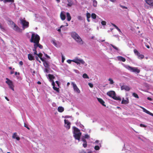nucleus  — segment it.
Listing matches in <instances>:
<instances>
[{
	"label": "nucleus",
	"instance_id": "f257e3e1",
	"mask_svg": "<svg viewBox=\"0 0 153 153\" xmlns=\"http://www.w3.org/2000/svg\"><path fill=\"white\" fill-rule=\"evenodd\" d=\"M71 36L80 45H82L83 44V41L76 32H72L71 33Z\"/></svg>",
	"mask_w": 153,
	"mask_h": 153
},
{
	"label": "nucleus",
	"instance_id": "f03ea898",
	"mask_svg": "<svg viewBox=\"0 0 153 153\" xmlns=\"http://www.w3.org/2000/svg\"><path fill=\"white\" fill-rule=\"evenodd\" d=\"M40 37L38 35L35 33H33L32 34L30 42L34 43H37L39 42Z\"/></svg>",
	"mask_w": 153,
	"mask_h": 153
},
{
	"label": "nucleus",
	"instance_id": "7ed1b4c3",
	"mask_svg": "<svg viewBox=\"0 0 153 153\" xmlns=\"http://www.w3.org/2000/svg\"><path fill=\"white\" fill-rule=\"evenodd\" d=\"M126 152L128 153H135L136 148L132 146L129 145H125Z\"/></svg>",
	"mask_w": 153,
	"mask_h": 153
},
{
	"label": "nucleus",
	"instance_id": "20e7f679",
	"mask_svg": "<svg viewBox=\"0 0 153 153\" xmlns=\"http://www.w3.org/2000/svg\"><path fill=\"white\" fill-rule=\"evenodd\" d=\"M107 94L108 96L116 100L120 101L121 100V98L120 97H117L116 96L115 93L114 91H108L107 93Z\"/></svg>",
	"mask_w": 153,
	"mask_h": 153
},
{
	"label": "nucleus",
	"instance_id": "39448f33",
	"mask_svg": "<svg viewBox=\"0 0 153 153\" xmlns=\"http://www.w3.org/2000/svg\"><path fill=\"white\" fill-rule=\"evenodd\" d=\"M74 134L75 139L79 140L81 135V133L80 132L79 130L77 128L75 127L74 129Z\"/></svg>",
	"mask_w": 153,
	"mask_h": 153
},
{
	"label": "nucleus",
	"instance_id": "423d86ee",
	"mask_svg": "<svg viewBox=\"0 0 153 153\" xmlns=\"http://www.w3.org/2000/svg\"><path fill=\"white\" fill-rule=\"evenodd\" d=\"M124 67L126 69L130 71L138 73L140 72V70L137 67H133L128 65H124Z\"/></svg>",
	"mask_w": 153,
	"mask_h": 153
},
{
	"label": "nucleus",
	"instance_id": "0eeeda50",
	"mask_svg": "<svg viewBox=\"0 0 153 153\" xmlns=\"http://www.w3.org/2000/svg\"><path fill=\"white\" fill-rule=\"evenodd\" d=\"M6 79L7 81H6V83L8 84L11 89L14 91V86L13 84L12 81L8 78H6Z\"/></svg>",
	"mask_w": 153,
	"mask_h": 153
},
{
	"label": "nucleus",
	"instance_id": "6e6552de",
	"mask_svg": "<svg viewBox=\"0 0 153 153\" xmlns=\"http://www.w3.org/2000/svg\"><path fill=\"white\" fill-rule=\"evenodd\" d=\"M21 23L22 24L23 27H28L29 26V22H27L25 20H23V19H20Z\"/></svg>",
	"mask_w": 153,
	"mask_h": 153
},
{
	"label": "nucleus",
	"instance_id": "1a4fd4ad",
	"mask_svg": "<svg viewBox=\"0 0 153 153\" xmlns=\"http://www.w3.org/2000/svg\"><path fill=\"white\" fill-rule=\"evenodd\" d=\"M72 62L76 63L77 65H80L81 64H84L85 63L83 60L79 59L77 58L73 60Z\"/></svg>",
	"mask_w": 153,
	"mask_h": 153
},
{
	"label": "nucleus",
	"instance_id": "9d476101",
	"mask_svg": "<svg viewBox=\"0 0 153 153\" xmlns=\"http://www.w3.org/2000/svg\"><path fill=\"white\" fill-rule=\"evenodd\" d=\"M134 52L135 54L138 56V58L140 59H142L144 57V56L140 53L136 49L134 50Z\"/></svg>",
	"mask_w": 153,
	"mask_h": 153
},
{
	"label": "nucleus",
	"instance_id": "9b49d317",
	"mask_svg": "<svg viewBox=\"0 0 153 153\" xmlns=\"http://www.w3.org/2000/svg\"><path fill=\"white\" fill-rule=\"evenodd\" d=\"M71 84L72 85L74 91L78 93H79L80 91L78 88L77 87L76 84L74 82H71Z\"/></svg>",
	"mask_w": 153,
	"mask_h": 153
},
{
	"label": "nucleus",
	"instance_id": "f8f14e48",
	"mask_svg": "<svg viewBox=\"0 0 153 153\" xmlns=\"http://www.w3.org/2000/svg\"><path fill=\"white\" fill-rule=\"evenodd\" d=\"M64 122L65 124V127L67 129H69L70 128V122H69L68 120L65 119Z\"/></svg>",
	"mask_w": 153,
	"mask_h": 153
},
{
	"label": "nucleus",
	"instance_id": "ddd939ff",
	"mask_svg": "<svg viewBox=\"0 0 153 153\" xmlns=\"http://www.w3.org/2000/svg\"><path fill=\"white\" fill-rule=\"evenodd\" d=\"M146 2L151 7H153V0H145Z\"/></svg>",
	"mask_w": 153,
	"mask_h": 153
},
{
	"label": "nucleus",
	"instance_id": "4468645a",
	"mask_svg": "<svg viewBox=\"0 0 153 153\" xmlns=\"http://www.w3.org/2000/svg\"><path fill=\"white\" fill-rule=\"evenodd\" d=\"M121 90H125L126 91H129L130 89V88L128 86L126 85H123L121 87Z\"/></svg>",
	"mask_w": 153,
	"mask_h": 153
},
{
	"label": "nucleus",
	"instance_id": "2eb2a0df",
	"mask_svg": "<svg viewBox=\"0 0 153 153\" xmlns=\"http://www.w3.org/2000/svg\"><path fill=\"white\" fill-rule=\"evenodd\" d=\"M13 29L16 31L19 32H21L22 31V30L18 26H17L15 24H14V27H13Z\"/></svg>",
	"mask_w": 153,
	"mask_h": 153
},
{
	"label": "nucleus",
	"instance_id": "dca6fc26",
	"mask_svg": "<svg viewBox=\"0 0 153 153\" xmlns=\"http://www.w3.org/2000/svg\"><path fill=\"white\" fill-rule=\"evenodd\" d=\"M65 13V12L64 11H62L60 14V17L62 20H64L65 19L66 17Z\"/></svg>",
	"mask_w": 153,
	"mask_h": 153
},
{
	"label": "nucleus",
	"instance_id": "f3484780",
	"mask_svg": "<svg viewBox=\"0 0 153 153\" xmlns=\"http://www.w3.org/2000/svg\"><path fill=\"white\" fill-rule=\"evenodd\" d=\"M28 59L30 61L34 60L33 56L30 54H28Z\"/></svg>",
	"mask_w": 153,
	"mask_h": 153
},
{
	"label": "nucleus",
	"instance_id": "a211bd4d",
	"mask_svg": "<svg viewBox=\"0 0 153 153\" xmlns=\"http://www.w3.org/2000/svg\"><path fill=\"white\" fill-rule=\"evenodd\" d=\"M98 101L103 106H105V105L104 104V101L101 98H97Z\"/></svg>",
	"mask_w": 153,
	"mask_h": 153
},
{
	"label": "nucleus",
	"instance_id": "6ab92c4d",
	"mask_svg": "<svg viewBox=\"0 0 153 153\" xmlns=\"http://www.w3.org/2000/svg\"><path fill=\"white\" fill-rule=\"evenodd\" d=\"M129 102L128 100L127 99L126 100L124 99V98H123L121 102V103L124 104H127Z\"/></svg>",
	"mask_w": 153,
	"mask_h": 153
},
{
	"label": "nucleus",
	"instance_id": "aec40b11",
	"mask_svg": "<svg viewBox=\"0 0 153 153\" xmlns=\"http://www.w3.org/2000/svg\"><path fill=\"white\" fill-rule=\"evenodd\" d=\"M48 76L50 81L51 82L52 81V80H53V79L55 78V77L52 74H49L48 75Z\"/></svg>",
	"mask_w": 153,
	"mask_h": 153
},
{
	"label": "nucleus",
	"instance_id": "412c9836",
	"mask_svg": "<svg viewBox=\"0 0 153 153\" xmlns=\"http://www.w3.org/2000/svg\"><path fill=\"white\" fill-rule=\"evenodd\" d=\"M117 58L119 61H121L123 62H124L126 61L125 59L121 56H118L117 57Z\"/></svg>",
	"mask_w": 153,
	"mask_h": 153
},
{
	"label": "nucleus",
	"instance_id": "4be33fe9",
	"mask_svg": "<svg viewBox=\"0 0 153 153\" xmlns=\"http://www.w3.org/2000/svg\"><path fill=\"white\" fill-rule=\"evenodd\" d=\"M66 16L67 21H70L71 20V18L70 13L68 12H67L66 13Z\"/></svg>",
	"mask_w": 153,
	"mask_h": 153
},
{
	"label": "nucleus",
	"instance_id": "5701e85b",
	"mask_svg": "<svg viewBox=\"0 0 153 153\" xmlns=\"http://www.w3.org/2000/svg\"><path fill=\"white\" fill-rule=\"evenodd\" d=\"M68 3L67 5L69 7H71L73 4V2L72 0H67Z\"/></svg>",
	"mask_w": 153,
	"mask_h": 153
},
{
	"label": "nucleus",
	"instance_id": "b1692460",
	"mask_svg": "<svg viewBox=\"0 0 153 153\" xmlns=\"http://www.w3.org/2000/svg\"><path fill=\"white\" fill-rule=\"evenodd\" d=\"M36 55L38 56L40 58L42 61L44 62L45 61L44 59L42 58V53H40L39 54H36Z\"/></svg>",
	"mask_w": 153,
	"mask_h": 153
},
{
	"label": "nucleus",
	"instance_id": "393cba45",
	"mask_svg": "<svg viewBox=\"0 0 153 153\" xmlns=\"http://www.w3.org/2000/svg\"><path fill=\"white\" fill-rule=\"evenodd\" d=\"M16 136H17V133H16L15 132L13 134V135L12 137L13 138H16V139L17 140H19L20 139V137H16Z\"/></svg>",
	"mask_w": 153,
	"mask_h": 153
},
{
	"label": "nucleus",
	"instance_id": "a878e982",
	"mask_svg": "<svg viewBox=\"0 0 153 153\" xmlns=\"http://www.w3.org/2000/svg\"><path fill=\"white\" fill-rule=\"evenodd\" d=\"M58 111L60 112H62L64 111V108L62 106H59L58 107Z\"/></svg>",
	"mask_w": 153,
	"mask_h": 153
},
{
	"label": "nucleus",
	"instance_id": "bb28decb",
	"mask_svg": "<svg viewBox=\"0 0 153 153\" xmlns=\"http://www.w3.org/2000/svg\"><path fill=\"white\" fill-rule=\"evenodd\" d=\"M86 17L87 21L89 22H90V20L89 19L91 17V14L89 13H86Z\"/></svg>",
	"mask_w": 153,
	"mask_h": 153
},
{
	"label": "nucleus",
	"instance_id": "cd10ccee",
	"mask_svg": "<svg viewBox=\"0 0 153 153\" xmlns=\"http://www.w3.org/2000/svg\"><path fill=\"white\" fill-rule=\"evenodd\" d=\"M112 25L118 31L120 34L122 33L120 30L116 25L114 24H112Z\"/></svg>",
	"mask_w": 153,
	"mask_h": 153
},
{
	"label": "nucleus",
	"instance_id": "c85d7f7f",
	"mask_svg": "<svg viewBox=\"0 0 153 153\" xmlns=\"http://www.w3.org/2000/svg\"><path fill=\"white\" fill-rule=\"evenodd\" d=\"M111 45L112 46V47L114 49V50L117 51V52H118L120 50L116 46H114V45Z\"/></svg>",
	"mask_w": 153,
	"mask_h": 153
},
{
	"label": "nucleus",
	"instance_id": "c756f323",
	"mask_svg": "<svg viewBox=\"0 0 153 153\" xmlns=\"http://www.w3.org/2000/svg\"><path fill=\"white\" fill-rule=\"evenodd\" d=\"M141 108L143 109V111L144 112L149 114L150 112H149V111H148L146 109L143 107H141Z\"/></svg>",
	"mask_w": 153,
	"mask_h": 153
},
{
	"label": "nucleus",
	"instance_id": "7c9ffc66",
	"mask_svg": "<svg viewBox=\"0 0 153 153\" xmlns=\"http://www.w3.org/2000/svg\"><path fill=\"white\" fill-rule=\"evenodd\" d=\"M93 5L94 7H96L97 5V2L95 0H93Z\"/></svg>",
	"mask_w": 153,
	"mask_h": 153
},
{
	"label": "nucleus",
	"instance_id": "2f4dec72",
	"mask_svg": "<svg viewBox=\"0 0 153 153\" xmlns=\"http://www.w3.org/2000/svg\"><path fill=\"white\" fill-rule=\"evenodd\" d=\"M91 18L93 19H95L97 17L96 15L94 13H92L91 15Z\"/></svg>",
	"mask_w": 153,
	"mask_h": 153
},
{
	"label": "nucleus",
	"instance_id": "473e14b6",
	"mask_svg": "<svg viewBox=\"0 0 153 153\" xmlns=\"http://www.w3.org/2000/svg\"><path fill=\"white\" fill-rule=\"evenodd\" d=\"M4 0H1V1H2ZM14 2V0H4V3H6L7 2Z\"/></svg>",
	"mask_w": 153,
	"mask_h": 153
},
{
	"label": "nucleus",
	"instance_id": "72a5a7b5",
	"mask_svg": "<svg viewBox=\"0 0 153 153\" xmlns=\"http://www.w3.org/2000/svg\"><path fill=\"white\" fill-rule=\"evenodd\" d=\"M109 83L110 84H112L114 83V82L113 79L111 78H109L108 79Z\"/></svg>",
	"mask_w": 153,
	"mask_h": 153
},
{
	"label": "nucleus",
	"instance_id": "f704fd0d",
	"mask_svg": "<svg viewBox=\"0 0 153 153\" xmlns=\"http://www.w3.org/2000/svg\"><path fill=\"white\" fill-rule=\"evenodd\" d=\"M83 77L85 79H88L89 77L87 74L85 73L83 75Z\"/></svg>",
	"mask_w": 153,
	"mask_h": 153
},
{
	"label": "nucleus",
	"instance_id": "c9c22d12",
	"mask_svg": "<svg viewBox=\"0 0 153 153\" xmlns=\"http://www.w3.org/2000/svg\"><path fill=\"white\" fill-rule=\"evenodd\" d=\"M37 47H38L39 48L42 49L43 48V46L39 43V42H37Z\"/></svg>",
	"mask_w": 153,
	"mask_h": 153
},
{
	"label": "nucleus",
	"instance_id": "e433bc0d",
	"mask_svg": "<svg viewBox=\"0 0 153 153\" xmlns=\"http://www.w3.org/2000/svg\"><path fill=\"white\" fill-rule=\"evenodd\" d=\"M53 88L54 90L56 91L57 92H59V88H56V87H55V86L54 87H53Z\"/></svg>",
	"mask_w": 153,
	"mask_h": 153
},
{
	"label": "nucleus",
	"instance_id": "4c0bfd02",
	"mask_svg": "<svg viewBox=\"0 0 153 153\" xmlns=\"http://www.w3.org/2000/svg\"><path fill=\"white\" fill-rule=\"evenodd\" d=\"M44 62V66L45 67H48L49 66V65L48 63L47 62H46L45 61Z\"/></svg>",
	"mask_w": 153,
	"mask_h": 153
},
{
	"label": "nucleus",
	"instance_id": "58836bf2",
	"mask_svg": "<svg viewBox=\"0 0 153 153\" xmlns=\"http://www.w3.org/2000/svg\"><path fill=\"white\" fill-rule=\"evenodd\" d=\"M132 95L135 98H139V97L137 94L135 93H133L132 94Z\"/></svg>",
	"mask_w": 153,
	"mask_h": 153
},
{
	"label": "nucleus",
	"instance_id": "ea45409f",
	"mask_svg": "<svg viewBox=\"0 0 153 153\" xmlns=\"http://www.w3.org/2000/svg\"><path fill=\"white\" fill-rule=\"evenodd\" d=\"M94 149L96 150H98L100 149V147L98 146L97 145L95 146Z\"/></svg>",
	"mask_w": 153,
	"mask_h": 153
},
{
	"label": "nucleus",
	"instance_id": "a19ab883",
	"mask_svg": "<svg viewBox=\"0 0 153 153\" xmlns=\"http://www.w3.org/2000/svg\"><path fill=\"white\" fill-rule=\"evenodd\" d=\"M33 46V48L37 49V48L38 47L37 43H34Z\"/></svg>",
	"mask_w": 153,
	"mask_h": 153
},
{
	"label": "nucleus",
	"instance_id": "79ce46f5",
	"mask_svg": "<svg viewBox=\"0 0 153 153\" xmlns=\"http://www.w3.org/2000/svg\"><path fill=\"white\" fill-rule=\"evenodd\" d=\"M33 51H34V55L37 54V49L33 48Z\"/></svg>",
	"mask_w": 153,
	"mask_h": 153
},
{
	"label": "nucleus",
	"instance_id": "37998d69",
	"mask_svg": "<svg viewBox=\"0 0 153 153\" xmlns=\"http://www.w3.org/2000/svg\"><path fill=\"white\" fill-rule=\"evenodd\" d=\"M120 7H121L123 9H127L128 8L127 7H126V6H123V5H121V4L120 5Z\"/></svg>",
	"mask_w": 153,
	"mask_h": 153
},
{
	"label": "nucleus",
	"instance_id": "c03bdc74",
	"mask_svg": "<svg viewBox=\"0 0 153 153\" xmlns=\"http://www.w3.org/2000/svg\"><path fill=\"white\" fill-rule=\"evenodd\" d=\"M140 126L142 127H146V126L142 124H140Z\"/></svg>",
	"mask_w": 153,
	"mask_h": 153
},
{
	"label": "nucleus",
	"instance_id": "a18cd8bd",
	"mask_svg": "<svg viewBox=\"0 0 153 153\" xmlns=\"http://www.w3.org/2000/svg\"><path fill=\"white\" fill-rule=\"evenodd\" d=\"M87 146V142L84 143L83 144V146L84 147L86 148V147Z\"/></svg>",
	"mask_w": 153,
	"mask_h": 153
},
{
	"label": "nucleus",
	"instance_id": "49530a36",
	"mask_svg": "<svg viewBox=\"0 0 153 153\" xmlns=\"http://www.w3.org/2000/svg\"><path fill=\"white\" fill-rule=\"evenodd\" d=\"M88 85L91 88H92L93 87V85L91 83H88Z\"/></svg>",
	"mask_w": 153,
	"mask_h": 153
},
{
	"label": "nucleus",
	"instance_id": "de8ad7c7",
	"mask_svg": "<svg viewBox=\"0 0 153 153\" xmlns=\"http://www.w3.org/2000/svg\"><path fill=\"white\" fill-rule=\"evenodd\" d=\"M77 18L78 20H82V18L81 16H78L77 17Z\"/></svg>",
	"mask_w": 153,
	"mask_h": 153
},
{
	"label": "nucleus",
	"instance_id": "09e8293b",
	"mask_svg": "<svg viewBox=\"0 0 153 153\" xmlns=\"http://www.w3.org/2000/svg\"><path fill=\"white\" fill-rule=\"evenodd\" d=\"M24 127L28 129L29 130L30 128L26 124H24Z\"/></svg>",
	"mask_w": 153,
	"mask_h": 153
},
{
	"label": "nucleus",
	"instance_id": "8fccbe9b",
	"mask_svg": "<svg viewBox=\"0 0 153 153\" xmlns=\"http://www.w3.org/2000/svg\"><path fill=\"white\" fill-rule=\"evenodd\" d=\"M89 137V136L88 134H85V135L84 138H88Z\"/></svg>",
	"mask_w": 153,
	"mask_h": 153
},
{
	"label": "nucleus",
	"instance_id": "3c124183",
	"mask_svg": "<svg viewBox=\"0 0 153 153\" xmlns=\"http://www.w3.org/2000/svg\"><path fill=\"white\" fill-rule=\"evenodd\" d=\"M82 141H83L84 142V143L87 142L86 141V140L85 139V138H82Z\"/></svg>",
	"mask_w": 153,
	"mask_h": 153
},
{
	"label": "nucleus",
	"instance_id": "603ef678",
	"mask_svg": "<svg viewBox=\"0 0 153 153\" xmlns=\"http://www.w3.org/2000/svg\"><path fill=\"white\" fill-rule=\"evenodd\" d=\"M52 81H51V82H52V85L53 86V87H55V83L54 82V81H53V80H52Z\"/></svg>",
	"mask_w": 153,
	"mask_h": 153
},
{
	"label": "nucleus",
	"instance_id": "864d4df0",
	"mask_svg": "<svg viewBox=\"0 0 153 153\" xmlns=\"http://www.w3.org/2000/svg\"><path fill=\"white\" fill-rule=\"evenodd\" d=\"M44 53L45 56H46V57L48 58H50V57L49 56H48L47 54L45 53Z\"/></svg>",
	"mask_w": 153,
	"mask_h": 153
},
{
	"label": "nucleus",
	"instance_id": "5fc2aeb1",
	"mask_svg": "<svg viewBox=\"0 0 153 153\" xmlns=\"http://www.w3.org/2000/svg\"><path fill=\"white\" fill-rule=\"evenodd\" d=\"M102 24L103 25H105V21H103L101 22Z\"/></svg>",
	"mask_w": 153,
	"mask_h": 153
},
{
	"label": "nucleus",
	"instance_id": "6e6d98bb",
	"mask_svg": "<svg viewBox=\"0 0 153 153\" xmlns=\"http://www.w3.org/2000/svg\"><path fill=\"white\" fill-rule=\"evenodd\" d=\"M71 62H72V60H70V59L68 60L67 61V62L68 63H69V64H70L71 63Z\"/></svg>",
	"mask_w": 153,
	"mask_h": 153
},
{
	"label": "nucleus",
	"instance_id": "4d7b16f0",
	"mask_svg": "<svg viewBox=\"0 0 153 153\" xmlns=\"http://www.w3.org/2000/svg\"><path fill=\"white\" fill-rule=\"evenodd\" d=\"M35 58H36V60H37V61H38L40 63H41V62L39 60V58H38V57L36 56Z\"/></svg>",
	"mask_w": 153,
	"mask_h": 153
},
{
	"label": "nucleus",
	"instance_id": "13d9d810",
	"mask_svg": "<svg viewBox=\"0 0 153 153\" xmlns=\"http://www.w3.org/2000/svg\"><path fill=\"white\" fill-rule=\"evenodd\" d=\"M56 84L59 87V82L58 81H56Z\"/></svg>",
	"mask_w": 153,
	"mask_h": 153
},
{
	"label": "nucleus",
	"instance_id": "bf43d9fd",
	"mask_svg": "<svg viewBox=\"0 0 153 153\" xmlns=\"http://www.w3.org/2000/svg\"><path fill=\"white\" fill-rule=\"evenodd\" d=\"M64 60H65V58L63 57V56L62 55V62H63Z\"/></svg>",
	"mask_w": 153,
	"mask_h": 153
},
{
	"label": "nucleus",
	"instance_id": "052dcab7",
	"mask_svg": "<svg viewBox=\"0 0 153 153\" xmlns=\"http://www.w3.org/2000/svg\"><path fill=\"white\" fill-rule=\"evenodd\" d=\"M19 64L21 65H23V62L22 61H21L20 62H19Z\"/></svg>",
	"mask_w": 153,
	"mask_h": 153
},
{
	"label": "nucleus",
	"instance_id": "680f3d73",
	"mask_svg": "<svg viewBox=\"0 0 153 153\" xmlns=\"http://www.w3.org/2000/svg\"><path fill=\"white\" fill-rule=\"evenodd\" d=\"M18 74L19 75V73H17V72H16L15 73V75H16L17 74Z\"/></svg>",
	"mask_w": 153,
	"mask_h": 153
},
{
	"label": "nucleus",
	"instance_id": "e2e57ef3",
	"mask_svg": "<svg viewBox=\"0 0 153 153\" xmlns=\"http://www.w3.org/2000/svg\"><path fill=\"white\" fill-rule=\"evenodd\" d=\"M147 99L148 100H152V99L151 98L149 97H147Z\"/></svg>",
	"mask_w": 153,
	"mask_h": 153
},
{
	"label": "nucleus",
	"instance_id": "0e129e2a",
	"mask_svg": "<svg viewBox=\"0 0 153 153\" xmlns=\"http://www.w3.org/2000/svg\"><path fill=\"white\" fill-rule=\"evenodd\" d=\"M5 98L7 101H9V99L7 97H5Z\"/></svg>",
	"mask_w": 153,
	"mask_h": 153
},
{
	"label": "nucleus",
	"instance_id": "69168bd1",
	"mask_svg": "<svg viewBox=\"0 0 153 153\" xmlns=\"http://www.w3.org/2000/svg\"><path fill=\"white\" fill-rule=\"evenodd\" d=\"M14 73V72L13 71H11L10 72V74H13Z\"/></svg>",
	"mask_w": 153,
	"mask_h": 153
},
{
	"label": "nucleus",
	"instance_id": "338daca9",
	"mask_svg": "<svg viewBox=\"0 0 153 153\" xmlns=\"http://www.w3.org/2000/svg\"><path fill=\"white\" fill-rule=\"evenodd\" d=\"M37 83L38 84H41V83L39 81L37 82Z\"/></svg>",
	"mask_w": 153,
	"mask_h": 153
},
{
	"label": "nucleus",
	"instance_id": "774afa93",
	"mask_svg": "<svg viewBox=\"0 0 153 153\" xmlns=\"http://www.w3.org/2000/svg\"><path fill=\"white\" fill-rule=\"evenodd\" d=\"M149 114L151 115V116H152L153 117V114L151 113V112H150V113Z\"/></svg>",
	"mask_w": 153,
	"mask_h": 153
}]
</instances>
